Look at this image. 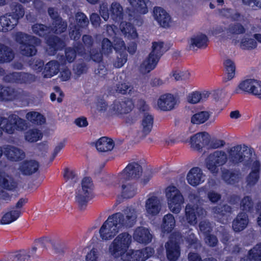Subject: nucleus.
Here are the masks:
<instances>
[{
	"instance_id": "nucleus-23",
	"label": "nucleus",
	"mask_w": 261,
	"mask_h": 261,
	"mask_svg": "<svg viewBox=\"0 0 261 261\" xmlns=\"http://www.w3.org/2000/svg\"><path fill=\"white\" fill-rule=\"evenodd\" d=\"M134 239L140 243L147 244L151 242L152 235L149 229L145 227L137 228L133 234Z\"/></svg>"
},
{
	"instance_id": "nucleus-26",
	"label": "nucleus",
	"mask_w": 261,
	"mask_h": 261,
	"mask_svg": "<svg viewBox=\"0 0 261 261\" xmlns=\"http://www.w3.org/2000/svg\"><path fill=\"white\" fill-rule=\"evenodd\" d=\"M75 19L77 26L75 27V30H73L71 33H70L71 38L74 40L79 39L81 36L78 28L86 26L88 23L87 17L83 13H77L75 16Z\"/></svg>"
},
{
	"instance_id": "nucleus-5",
	"label": "nucleus",
	"mask_w": 261,
	"mask_h": 261,
	"mask_svg": "<svg viewBox=\"0 0 261 261\" xmlns=\"http://www.w3.org/2000/svg\"><path fill=\"white\" fill-rule=\"evenodd\" d=\"M25 127V122L16 115L8 118L0 116V137L3 132L11 135L16 130H22Z\"/></svg>"
},
{
	"instance_id": "nucleus-29",
	"label": "nucleus",
	"mask_w": 261,
	"mask_h": 261,
	"mask_svg": "<svg viewBox=\"0 0 261 261\" xmlns=\"http://www.w3.org/2000/svg\"><path fill=\"white\" fill-rule=\"evenodd\" d=\"M159 60L158 56L154 57L153 54H149L148 57L140 65V70L141 72L143 74L149 72L156 67Z\"/></svg>"
},
{
	"instance_id": "nucleus-45",
	"label": "nucleus",
	"mask_w": 261,
	"mask_h": 261,
	"mask_svg": "<svg viewBox=\"0 0 261 261\" xmlns=\"http://www.w3.org/2000/svg\"><path fill=\"white\" fill-rule=\"evenodd\" d=\"M207 38L203 34H199L191 38L190 44L193 46L198 48L205 47L207 45Z\"/></svg>"
},
{
	"instance_id": "nucleus-40",
	"label": "nucleus",
	"mask_w": 261,
	"mask_h": 261,
	"mask_svg": "<svg viewBox=\"0 0 261 261\" xmlns=\"http://www.w3.org/2000/svg\"><path fill=\"white\" fill-rule=\"evenodd\" d=\"M48 46L46 50L50 55H54L55 51L57 50L64 46V42L57 37L50 38L47 41Z\"/></svg>"
},
{
	"instance_id": "nucleus-18",
	"label": "nucleus",
	"mask_w": 261,
	"mask_h": 261,
	"mask_svg": "<svg viewBox=\"0 0 261 261\" xmlns=\"http://www.w3.org/2000/svg\"><path fill=\"white\" fill-rule=\"evenodd\" d=\"M187 180L191 186L196 187L205 181V175L200 168L194 167L188 172Z\"/></svg>"
},
{
	"instance_id": "nucleus-32",
	"label": "nucleus",
	"mask_w": 261,
	"mask_h": 261,
	"mask_svg": "<svg viewBox=\"0 0 261 261\" xmlns=\"http://www.w3.org/2000/svg\"><path fill=\"white\" fill-rule=\"evenodd\" d=\"M130 5L138 13L145 14L148 12L150 5L149 0H127Z\"/></svg>"
},
{
	"instance_id": "nucleus-49",
	"label": "nucleus",
	"mask_w": 261,
	"mask_h": 261,
	"mask_svg": "<svg viewBox=\"0 0 261 261\" xmlns=\"http://www.w3.org/2000/svg\"><path fill=\"white\" fill-rule=\"evenodd\" d=\"M26 118L36 124H42L45 122L44 116L37 112H30L26 115Z\"/></svg>"
},
{
	"instance_id": "nucleus-21",
	"label": "nucleus",
	"mask_w": 261,
	"mask_h": 261,
	"mask_svg": "<svg viewBox=\"0 0 261 261\" xmlns=\"http://www.w3.org/2000/svg\"><path fill=\"white\" fill-rule=\"evenodd\" d=\"M209 140V135L206 132H201L197 133L191 137L190 143L193 148L199 150L207 144Z\"/></svg>"
},
{
	"instance_id": "nucleus-58",
	"label": "nucleus",
	"mask_w": 261,
	"mask_h": 261,
	"mask_svg": "<svg viewBox=\"0 0 261 261\" xmlns=\"http://www.w3.org/2000/svg\"><path fill=\"white\" fill-rule=\"evenodd\" d=\"M248 254L254 260L261 259V243L254 246L249 251Z\"/></svg>"
},
{
	"instance_id": "nucleus-38",
	"label": "nucleus",
	"mask_w": 261,
	"mask_h": 261,
	"mask_svg": "<svg viewBox=\"0 0 261 261\" xmlns=\"http://www.w3.org/2000/svg\"><path fill=\"white\" fill-rule=\"evenodd\" d=\"M120 30L124 36L128 39H135L138 37L136 29L129 23L124 21L121 22Z\"/></svg>"
},
{
	"instance_id": "nucleus-9",
	"label": "nucleus",
	"mask_w": 261,
	"mask_h": 261,
	"mask_svg": "<svg viewBox=\"0 0 261 261\" xmlns=\"http://www.w3.org/2000/svg\"><path fill=\"white\" fill-rule=\"evenodd\" d=\"M107 32L110 36H112L114 42V48L119 54L116 60L114 63V66L117 68L121 67L127 61V55L124 51L125 46L124 43L120 38L116 36L117 33L113 26L107 27Z\"/></svg>"
},
{
	"instance_id": "nucleus-31",
	"label": "nucleus",
	"mask_w": 261,
	"mask_h": 261,
	"mask_svg": "<svg viewBox=\"0 0 261 261\" xmlns=\"http://www.w3.org/2000/svg\"><path fill=\"white\" fill-rule=\"evenodd\" d=\"M15 19L11 18V14H7L0 17V32L12 30L17 24Z\"/></svg>"
},
{
	"instance_id": "nucleus-10",
	"label": "nucleus",
	"mask_w": 261,
	"mask_h": 261,
	"mask_svg": "<svg viewBox=\"0 0 261 261\" xmlns=\"http://www.w3.org/2000/svg\"><path fill=\"white\" fill-rule=\"evenodd\" d=\"M247 92L255 97L261 99V81L249 79L241 82L235 89L236 93Z\"/></svg>"
},
{
	"instance_id": "nucleus-27",
	"label": "nucleus",
	"mask_w": 261,
	"mask_h": 261,
	"mask_svg": "<svg viewBox=\"0 0 261 261\" xmlns=\"http://www.w3.org/2000/svg\"><path fill=\"white\" fill-rule=\"evenodd\" d=\"M175 226V220L174 216L171 214L165 215L163 218L161 226L162 234L165 236L170 233Z\"/></svg>"
},
{
	"instance_id": "nucleus-43",
	"label": "nucleus",
	"mask_w": 261,
	"mask_h": 261,
	"mask_svg": "<svg viewBox=\"0 0 261 261\" xmlns=\"http://www.w3.org/2000/svg\"><path fill=\"white\" fill-rule=\"evenodd\" d=\"M29 76V74L27 73L14 72L7 75L5 77V81L8 82H15L17 83H25L28 82Z\"/></svg>"
},
{
	"instance_id": "nucleus-8",
	"label": "nucleus",
	"mask_w": 261,
	"mask_h": 261,
	"mask_svg": "<svg viewBox=\"0 0 261 261\" xmlns=\"http://www.w3.org/2000/svg\"><path fill=\"white\" fill-rule=\"evenodd\" d=\"M228 161L227 154L223 150H216L208 154L205 160L206 169L212 173H217L219 167Z\"/></svg>"
},
{
	"instance_id": "nucleus-46",
	"label": "nucleus",
	"mask_w": 261,
	"mask_h": 261,
	"mask_svg": "<svg viewBox=\"0 0 261 261\" xmlns=\"http://www.w3.org/2000/svg\"><path fill=\"white\" fill-rule=\"evenodd\" d=\"M210 115L211 114L208 111L198 112L192 116L191 121L193 124H202L209 119Z\"/></svg>"
},
{
	"instance_id": "nucleus-34",
	"label": "nucleus",
	"mask_w": 261,
	"mask_h": 261,
	"mask_svg": "<svg viewBox=\"0 0 261 261\" xmlns=\"http://www.w3.org/2000/svg\"><path fill=\"white\" fill-rule=\"evenodd\" d=\"M114 146L113 141L107 137H101L95 143L97 150L101 152H106L113 149Z\"/></svg>"
},
{
	"instance_id": "nucleus-41",
	"label": "nucleus",
	"mask_w": 261,
	"mask_h": 261,
	"mask_svg": "<svg viewBox=\"0 0 261 261\" xmlns=\"http://www.w3.org/2000/svg\"><path fill=\"white\" fill-rule=\"evenodd\" d=\"M222 177L226 183L234 184L239 181L241 176L238 171H231L225 170L223 171Z\"/></svg>"
},
{
	"instance_id": "nucleus-3",
	"label": "nucleus",
	"mask_w": 261,
	"mask_h": 261,
	"mask_svg": "<svg viewBox=\"0 0 261 261\" xmlns=\"http://www.w3.org/2000/svg\"><path fill=\"white\" fill-rule=\"evenodd\" d=\"M190 202L185 207V216L179 218V221L183 225L189 224L195 226L197 223V218L205 216L206 212L198 205V198L193 195L189 196Z\"/></svg>"
},
{
	"instance_id": "nucleus-4",
	"label": "nucleus",
	"mask_w": 261,
	"mask_h": 261,
	"mask_svg": "<svg viewBox=\"0 0 261 261\" xmlns=\"http://www.w3.org/2000/svg\"><path fill=\"white\" fill-rule=\"evenodd\" d=\"M132 242L131 235L127 232H122L117 236L111 243L108 252L114 258L121 259L128 251Z\"/></svg>"
},
{
	"instance_id": "nucleus-6",
	"label": "nucleus",
	"mask_w": 261,
	"mask_h": 261,
	"mask_svg": "<svg viewBox=\"0 0 261 261\" xmlns=\"http://www.w3.org/2000/svg\"><path fill=\"white\" fill-rule=\"evenodd\" d=\"M169 209L173 213L178 214L184 203V198L180 192L174 186H169L165 190Z\"/></svg>"
},
{
	"instance_id": "nucleus-56",
	"label": "nucleus",
	"mask_w": 261,
	"mask_h": 261,
	"mask_svg": "<svg viewBox=\"0 0 261 261\" xmlns=\"http://www.w3.org/2000/svg\"><path fill=\"white\" fill-rule=\"evenodd\" d=\"M96 110L98 112L102 113L105 115L110 116V114L109 113V106L103 100L101 99L97 101L96 103Z\"/></svg>"
},
{
	"instance_id": "nucleus-51",
	"label": "nucleus",
	"mask_w": 261,
	"mask_h": 261,
	"mask_svg": "<svg viewBox=\"0 0 261 261\" xmlns=\"http://www.w3.org/2000/svg\"><path fill=\"white\" fill-rule=\"evenodd\" d=\"M11 18L15 19L17 23L18 20L24 16V11L20 4H16L11 6Z\"/></svg>"
},
{
	"instance_id": "nucleus-62",
	"label": "nucleus",
	"mask_w": 261,
	"mask_h": 261,
	"mask_svg": "<svg viewBox=\"0 0 261 261\" xmlns=\"http://www.w3.org/2000/svg\"><path fill=\"white\" fill-rule=\"evenodd\" d=\"M223 15L226 17H231L234 20H241L242 16L240 14L230 9H224L221 11Z\"/></svg>"
},
{
	"instance_id": "nucleus-64",
	"label": "nucleus",
	"mask_w": 261,
	"mask_h": 261,
	"mask_svg": "<svg viewBox=\"0 0 261 261\" xmlns=\"http://www.w3.org/2000/svg\"><path fill=\"white\" fill-rule=\"evenodd\" d=\"M188 259L189 261H217L216 259L214 258L205 259L203 260H202L200 255L194 252H190L189 254Z\"/></svg>"
},
{
	"instance_id": "nucleus-33",
	"label": "nucleus",
	"mask_w": 261,
	"mask_h": 261,
	"mask_svg": "<svg viewBox=\"0 0 261 261\" xmlns=\"http://www.w3.org/2000/svg\"><path fill=\"white\" fill-rule=\"evenodd\" d=\"M21 211L19 210L11 208L4 213L1 219L2 224H9L16 221L20 216Z\"/></svg>"
},
{
	"instance_id": "nucleus-53",
	"label": "nucleus",
	"mask_w": 261,
	"mask_h": 261,
	"mask_svg": "<svg viewBox=\"0 0 261 261\" xmlns=\"http://www.w3.org/2000/svg\"><path fill=\"white\" fill-rule=\"evenodd\" d=\"M14 97L15 92L12 89L0 85V100H11Z\"/></svg>"
},
{
	"instance_id": "nucleus-55",
	"label": "nucleus",
	"mask_w": 261,
	"mask_h": 261,
	"mask_svg": "<svg viewBox=\"0 0 261 261\" xmlns=\"http://www.w3.org/2000/svg\"><path fill=\"white\" fill-rule=\"evenodd\" d=\"M133 88L128 83L125 82L118 83L116 86V91L122 94H131Z\"/></svg>"
},
{
	"instance_id": "nucleus-16",
	"label": "nucleus",
	"mask_w": 261,
	"mask_h": 261,
	"mask_svg": "<svg viewBox=\"0 0 261 261\" xmlns=\"http://www.w3.org/2000/svg\"><path fill=\"white\" fill-rule=\"evenodd\" d=\"M141 171V167L138 163L129 164L117 175V180L123 182L126 180L137 178Z\"/></svg>"
},
{
	"instance_id": "nucleus-13",
	"label": "nucleus",
	"mask_w": 261,
	"mask_h": 261,
	"mask_svg": "<svg viewBox=\"0 0 261 261\" xmlns=\"http://www.w3.org/2000/svg\"><path fill=\"white\" fill-rule=\"evenodd\" d=\"M134 107L131 99L117 100L109 106V113L110 116H120L130 112Z\"/></svg>"
},
{
	"instance_id": "nucleus-14",
	"label": "nucleus",
	"mask_w": 261,
	"mask_h": 261,
	"mask_svg": "<svg viewBox=\"0 0 261 261\" xmlns=\"http://www.w3.org/2000/svg\"><path fill=\"white\" fill-rule=\"evenodd\" d=\"M153 253L154 250L149 247L140 250L129 249L121 259L122 261H145Z\"/></svg>"
},
{
	"instance_id": "nucleus-36",
	"label": "nucleus",
	"mask_w": 261,
	"mask_h": 261,
	"mask_svg": "<svg viewBox=\"0 0 261 261\" xmlns=\"http://www.w3.org/2000/svg\"><path fill=\"white\" fill-rule=\"evenodd\" d=\"M248 221V216L246 213H240L233 222L232 228L235 231H242L246 227Z\"/></svg>"
},
{
	"instance_id": "nucleus-28",
	"label": "nucleus",
	"mask_w": 261,
	"mask_h": 261,
	"mask_svg": "<svg viewBox=\"0 0 261 261\" xmlns=\"http://www.w3.org/2000/svg\"><path fill=\"white\" fill-rule=\"evenodd\" d=\"M200 234H203L205 236V240L206 244L211 246H215L217 243V238L211 235H208L207 233L211 230V226L208 222L201 221L199 224Z\"/></svg>"
},
{
	"instance_id": "nucleus-19",
	"label": "nucleus",
	"mask_w": 261,
	"mask_h": 261,
	"mask_svg": "<svg viewBox=\"0 0 261 261\" xmlns=\"http://www.w3.org/2000/svg\"><path fill=\"white\" fill-rule=\"evenodd\" d=\"M174 234H171L170 240L166 244L167 257L171 261L176 260L180 255L179 248L177 243V237L174 238Z\"/></svg>"
},
{
	"instance_id": "nucleus-37",
	"label": "nucleus",
	"mask_w": 261,
	"mask_h": 261,
	"mask_svg": "<svg viewBox=\"0 0 261 261\" xmlns=\"http://www.w3.org/2000/svg\"><path fill=\"white\" fill-rule=\"evenodd\" d=\"M137 186L135 184L124 183L121 187V196L124 198H130L137 194Z\"/></svg>"
},
{
	"instance_id": "nucleus-25",
	"label": "nucleus",
	"mask_w": 261,
	"mask_h": 261,
	"mask_svg": "<svg viewBox=\"0 0 261 261\" xmlns=\"http://www.w3.org/2000/svg\"><path fill=\"white\" fill-rule=\"evenodd\" d=\"M4 154L10 160L16 161L24 157V153L22 150L10 145L3 146Z\"/></svg>"
},
{
	"instance_id": "nucleus-11",
	"label": "nucleus",
	"mask_w": 261,
	"mask_h": 261,
	"mask_svg": "<svg viewBox=\"0 0 261 261\" xmlns=\"http://www.w3.org/2000/svg\"><path fill=\"white\" fill-rule=\"evenodd\" d=\"M93 184L91 178L84 177L82 181V188L76 192V201L82 208L85 206L88 201L91 198Z\"/></svg>"
},
{
	"instance_id": "nucleus-12",
	"label": "nucleus",
	"mask_w": 261,
	"mask_h": 261,
	"mask_svg": "<svg viewBox=\"0 0 261 261\" xmlns=\"http://www.w3.org/2000/svg\"><path fill=\"white\" fill-rule=\"evenodd\" d=\"M99 13L101 16L105 20H107L109 16L116 22L120 21L123 18V8L117 2L112 3L110 10L108 9L106 3H102L100 5Z\"/></svg>"
},
{
	"instance_id": "nucleus-7",
	"label": "nucleus",
	"mask_w": 261,
	"mask_h": 261,
	"mask_svg": "<svg viewBox=\"0 0 261 261\" xmlns=\"http://www.w3.org/2000/svg\"><path fill=\"white\" fill-rule=\"evenodd\" d=\"M15 39L20 44V48L23 55L31 56L36 54L37 50L35 46L40 43L39 39L21 32L16 34Z\"/></svg>"
},
{
	"instance_id": "nucleus-61",
	"label": "nucleus",
	"mask_w": 261,
	"mask_h": 261,
	"mask_svg": "<svg viewBox=\"0 0 261 261\" xmlns=\"http://www.w3.org/2000/svg\"><path fill=\"white\" fill-rule=\"evenodd\" d=\"M77 172L73 170L66 169L64 174V178L72 182H75L77 179Z\"/></svg>"
},
{
	"instance_id": "nucleus-60",
	"label": "nucleus",
	"mask_w": 261,
	"mask_h": 261,
	"mask_svg": "<svg viewBox=\"0 0 261 261\" xmlns=\"http://www.w3.org/2000/svg\"><path fill=\"white\" fill-rule=\"evenodd\" d=\"M33 31L36 34L42 36L50 33L48 29L45 26L40 24H36L32 27Z\"/></svg>"
},
{
	"instance_id": "nucleus-48",
	"label": "nucleus",
	"mask_w": 261,
	"mask_h": 261,
	"mask_svg": "<svg viewBox=\"0 0 261 261\" xmlns=\"http://www.w3.org/2000/svg\"><path fill=\"white\" fill-rule=\"evenodd\" d=\"M24 137L27 141L35 142L42 138V134L40 130L37 128H32L25 133Z\"/></svg>"
},
{
	"instance_id": "nucleus-15",
	"label": "nucleus",
	"mask_w": 261,
	"mask_h": 261,
	"mask_svg": "<svg viewBox=\"0 0 261 261\" xmlns=\"http://www.w3.org/2000/svg\"><path fill=\"white\" fill-rule=\"evenodd\" d=\"M162 203L160 199L154 195H149L145 201V215L149 219L157 216L161 212Z\"/></svg>"
},
{
	"instance_id": "nucleus-17",
	"label": "nucleus",
	"mask_w": 261,
	"mask_h": 261,
	"mask_svg": "<svg viewBox=\"0 0 261 261\" xmlns=\"http://www.w3.org/2000/svg\"><path fill=\"white\" fill-rule=\"evenodd\" d=\"M153 16L158 23L162 27L168 28L173 25V22L169 14L161 7H154Z\"/></svg>"
},
{
	"instance_id": "nucleus-44",
	"label": "nucleus",
	"mask_w": 261,
	"mask_h": 261,
	"mask_svg": "<svg viewBox=\"0 0 261 261\" xmlns=\"http://www.w3.org/2000/svg\"><path fill=\"white\" fill-rule=\"evenodd\" d=\"M153 123V117L148 114H145L142 118L141 127L143 133L146 135L149 134L152 128Z\"/></svg>"
},
{
	"instance_id": "nucleus-24",
	"label": "nucleus",
	"mask_w": 261,
	"mask_h": 261,
	"mask_svg": "<svg viewBox=\"0 0 261 261\" xmlns=\"http://www.w3.org/2000/svg\"><path fill=\"white\" fill-rule=\"evenodd\" d=\"M48 13L50 16L54 20L53 22L54 27L52 31L57 34L64 32L66 28V24L62 21L61 18L58 17V14L54 8L48 9Z\"/></svg>"
},
{
	"instance_id": "nucleus-63",
	"label": "nucleus",
	"mask_w": 261,
	"mask_h": 261,
	"mask_svg": "<svg viewBox=\"0 0 261 261\" xmlns=\"http://www.w3.org/2000/svg\"><path fill=\"white\" fill-rule=\"evenodd\" d=\"M113 49L111 41L108 39H104L102 43V52L105 54L110 53Z\"/></svg>"
},
{
	"instance_id": "nucleus-1",
	"label": "nucleus",
	"mask_w": 261,
	"mask_h": 261,
	"mask_svg": "<svg viewBox=\"0 0 261 261\" xmlns=\"http://www.w3.org/2000/svg\"><path fill=\"white\" fill-rule=\"evenodd\" d=\"M137 216L135 208L128 207L124 211V214L117 213L109 217L99 229L100 238L103 241L112 239L121 229L133 226Z\"/></svg>"
},
{
	"instance_id": "nucleus-57",
	"label": "nucleus",
	"mask_w": 261,
	"mask_h": 261,
	"mask_svg": "<svg viewBox=\"0 0 261 261\" xmlns=\"http://www.w3.org/2000/svg\"><path fill=\"white\" fill-rule=\"evenodd\" d=\"M253 202L249 196H245L241 202V208L243 211L250 212L253 207Z\"/></svg>"
},
{
	"instance_id": "nucleus-35",
	"label": "nucleus",
	"mask_w": 261,
	"mask_h": 261,
	"mask_svg": "<svg viewBox=\"0 0 261 261\" xmlns=\"http://www.w3.org/2000/svg\"><path fill=\"white\" fill-rule=\"evenodd\" d=\"M38 167L39 165L36 161L30 160L22 163L19 170L24 175H31L36 172Z\"/></svg>"
},
{
	"instance_id": "nucleus-52",
	"label": "nucleus",
	"mask_w": 261,
	"mask_h": 261,
	"mask_svg": "<svg viewBox=\"0 0 261 261\" xmlns=\"http://www.w3.org/2000/svg\"><path fill=\"white\" fill-rule=\"evenodd\" d=\"M170 75L176 81H186L190 79L191 73L186 70L177 69L173 70Z\"/></svg>"
},
{
	"instance_id": "nucleus-30",
	"label": "nucleus",
	"mask_w": 261,
	"mask_h": 261,
	"mask_svg": "<svg viewBox=\"0 0 261 261\" xmlns=\"http://www.w3.org/2000/svg\"><path fill=\"white\" fill-rule=\"evenodd\" d=\"M210 96L208 91H193L188 94L187 97V101L192 104H196L206 100Z\"/></svg>"
},
{
	"instance_id": "nucleus-20",
	"label": "nucleus",
	"mask_w": 261,
	"mask_h": 261,
	"mask_svg": "<svg viewBox=\"0 0 261 261\" xmlns=\"http://www.w3.org/2000/svg\"><path fill=\"white\" fill-rule=\"evenodd\" d=\"M177 103V98L171 94L162 95L158 100V106L163 111H170L175 108Z\"/></svg>"
},
{
	"instance_id": "nucleus-2",
	"label": "nucleus",
	"mask_w": 261,
	"mask_h": 261,
	"mask_svg": "<svg viewBox=\"0 0 261 261\" xmlns=\"http://www.w3.org/2000/svg\"><path fill=\"white\" fill-rule=\"evenodd\" d=\"M254 156L256 155L253 149L245 145H237L228 150L227 162L230 165L242 163L244 165L247 166L253 161Z\"/></svg>"
},
{
	"instance_id": "nucleus-54",
	"label": "nucleus",
	"mask_w": 261,
	"mask_h": 261,
	"mask_svg": "<svg viewBox=\"0 0 261 261\" xmlns=\"http://www.w3.org/2000/svg\"><path fill=\"white\" fill-rule=\"evenodd\" d=\"M13 57L14 55L11 49L0 44V62H9Z\"/></svg>"
},
{
	"instance_id": "nucleus-47",
	"label": "nucleus",
	"mask_w": 261,
	"mask_h": 261,
	"mask_svg": "<svg viewBox=\"0 0 261 261\" xmlns=\"http://www.w3.org/2000/svg\"><path fill=\"white\" fill-rule=\"evenodd\" d=\"M59 70V64L57 61H50L45 65L44 76L50 77L56 74Z\"/></svg>"
},
{
	"instance_id": "nucleus-39",
	"label": "nucleus",
	"mask_w": 261,
	"mask_h": 261,
	"mask_svg": "<svg viewBox=\"0 0 261 261\" xmlns=\"http://www.w3.org/2000/svg\"><path fill=\"white\" fill-rule=\"evenodd\" d=\"M252 36L253 34H247L241 39L240 46L242 49H253L257 47V42Z\"/></svg>"
},
{
	"instance_id": "nucleus-59",
	"label": "nucleus",
	"mask_w": 261,
	"mask_h": 261,
	"mask_svg": "<svg viewBox=\"0 0 261 261\" xmlns=\"http://www.w3.org/2000/svg\"><path fill=\"white\" fill-rule=\"evenodd\" d=\"M163 43L162 42H154L152 43V51L150 54H153V56L160 58L162 53Z\"/></svg>"
},
{
	"instance_id": "nucleus-50",
	"label": "nucleus",
	"mask_w": 261,
	"mask_h": 261,
	"mask_svg": "<svg viewBox=\"0 0 261 261\" xmlns=\"http://www.w3.org/2000/svg\"><path fill=\"white\" fill-rule=\"evenodd\" d=\"M0 185L8 189H12L15 186L11 176L5 172L0 173Z\"/></svg>"
},
{
	"instance_id": "nucleus-22",
	"label": "nucleus",
	"mask_w": 261,
	"mask_h": 261,
	"mask_svg": "<svg viewBox=\"0 0 261 261\" xmlns=\"http://www.w3.org/2000/svg\"><path fill=\"white\" fill-rule=\"evenodd\" d=\"M253 158L254 159H253L251 164L247 166L251 169V172L247 179L248 184L250 186L255 184L259 178V163L256 156H254Z\"/></svg>"
},
{
	"instance_id": "nucleus-42",
	"label": "nucleus",
	"mask_w": 261,
	"mask_h": 261,
	"mask_svg": "<svg viewBox=\"0 0 261 261\" xmlns=\"http://www.w3.org/2000/svg\"><path fill=\"white\" fill-rule=\"evenodd\" d=\"M226 73L223 80L225 82L232 80L235 75L236 66L234 62L230 59H226L224 61Z\"/></svg>"
}]
</instances>
